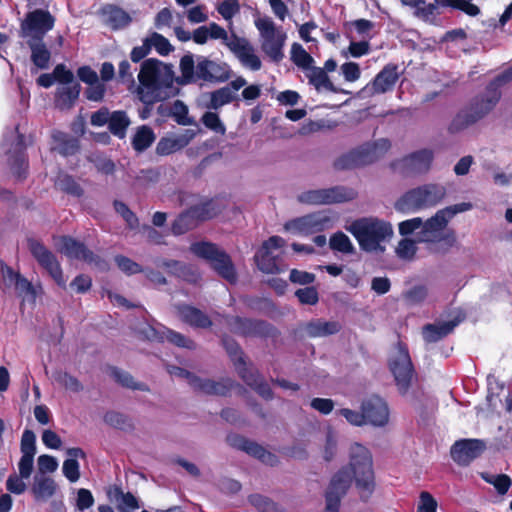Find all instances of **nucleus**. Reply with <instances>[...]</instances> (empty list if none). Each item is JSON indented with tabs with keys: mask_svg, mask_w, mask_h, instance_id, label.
Listing matches in <instances>:
<instances>
[{
	"mask_svg": "<svg viewBox=\"0 0 512 512\" xmlns=\"http://www.w3.org/2000/svg\"><path fill=\"white\" fill-rule=\"evenodd\" d=\"M103 420L107 425L118 430L133 431L135 428L131 418L126 414L118 411H107L104 414Z\"/></svg>",
	"mask_w": 512,
	"mask_h": 512,
	"instance_id": "nucleus-42",
	"label": "nucleus"
},
{
	"mask_svg": "<svg viewBox=\"0 0 512 512\" xmlns=\"http://www.w3.org/2000/svg\"><path fill=\"white\" fill-rule=\"evenodd\" d=\"M398 78V66L389 63L383 67L363 90L367 91L369 95L386 93L393 89Z\"/></svg>",
	"mask_w": 512,
	"mask_h": 512,
	"instance_id": "nucleus-23",
	"label": "nucleus"
},
{
	"mask_svg": "<svg viewBox=\"0 0 512 512\" xmlns=\"http://www.w3.org/2000/svg\"><path fill=\"white\" fill-rule=\"evenodd\" d=\"M54 378L59 384L73 392H80L83 389L80 381L68 372L59 371L54 375Z\"/></svg>",
	"mask_w": 512,
	"mask_h": 512,
	"instance_id": "nucleus-61",
	"label": "nucleus"
},
{
	"mask_svg": "<svg viewBox=\"0 0 512 512\" xmlns=\"http://www.w3.org/2000/svg\"><path fill=\"white\" fill-rule=\"evenodd\" d=\"M20 450L23 456L34 457L36 454V435L30 429H25L20 443Z\"/></svg>",
	"mask_w": 512,
	"mask_h": 512,
	"instance_id": "nucleus-57",
	"label": "nucleus"
},
{
	"mask_svg": "<svg viewBox=\"0 0 512 512\" xmlns=\"http://www.w3.org/2000/svg\"><path fill=\"white\" fill-rule=\"evenodd\" d=\"M153 129L147 125L139 126L132 138L131 144L135 151L143 152L155 141Z\"/></svg>",
	"mask_w": 512,
	"mask_h": 512,
	"instance_id": "nucleus-39",
	"label": "nucleus"
},
{
	"mask_svg": "<svg viewBox=\"0 0 512 512\" xmlns=\"http://www.w3.org/2000/svg\"><path fill=\"white\" fill-rule=\"evenodd\" d=\"M291 60L305 70L311 68L314 63L313 57L299 43H293L291 46Z\"/></svg>",
	"mask_w": 512,
	"mask_h": 512,
	"instance_id": "nucleus-50",
	"label": "nucleus"
},
{
	"mask_svg": "<svg viewBox=\"0 0 512 512\" xmlns=\"http://www.w3.org/2000/svg\"><path fill=\"white\" fill-rule=\"evenodd\" d=\"M342 326L338 321L316 319L306 324V332L310 337H324L337 334Z\"/></svg>",
	"mask_w": 512,
	"mask_h": 512,
	"instance_id": "nucleus-32",
	"label": "nucleus"
},
{
	"mask_svg": "<svg viewBox=\"0 0 512 512\" xmlns=\"http://www.w3.org/2000/svg\"><path fill=\"white\" fill-rule=\"evenodd\" d=\"M458 324V319L425 324L422 327L423 340L428 344L436 343L451 334Z\"/></svg>",
	"mask_w": 512,
	"mask_h": 512,
	"instance_id": "nucleus-25",
	"label": "nucleus"
},
{
	"mask_svg": "<svg viewBox=\"0 0 512 512\" xmlns=\"http://www.w3.org/2000/svg\"><path fill=\"white\" fill-rule=\"evenodd\" d=\"M55 139L58 143L59 153L64 156L74 155L80 149L78 139L73 138L65 133H60V135Z\"/></svg>",
	"mask_w": 512,
	"mask_h": 512,
	"instance_id": "nucleus-52",
	"label": "nucleus"
},
{
	"mask_svg": "<svg viewBox=\"0 0 512 512\" xmlns=\"http://www.w3.org/2000/svg\"><path fill=\"white\" fill-rule=\"evenodd\" d=\"M61 251L70 259L84 261L88 253V247L81 241L76 240L71 236H62Z\"/></svg>",
	"mask_w": 512,
	"mask_h": 512,
	"instance_id": "nucleus-34",
	"label": "nucleus"
},
{
	"mask_svg": "<svg viewBox=\"0 0 512 512\" xmlns=\"http://www.w3.org/2000/svg\"><path fill=\"white\" fill-rule=\"evenodd\" d=\"M102 14L105 15L106 24L112 30H120L127 27L132 22V17L121 7L108 4L102 8Z\"/></svg>",
	"mask_w": 512,
	"mask_h": 512,
	"instance_id": "nucleus-28",
	"label": "nucleus"
},
{
	"mask_svg": "<svg viewBox=\"0 0 512 512\" xmlns=\"http://www.w3.org/2000/svg\"><path fill=\"white\" fill-rule=\"evenodd\" d=\"M396 252L397 255L402 259H413L417 252L416 241L409 238L401 239L398 243Z\"/></svg>",
	"mask_w": 512,
	"mask_h": 512,
	"instance_id": "nucleus-62",
	"label": "nucleus"
},
{
	"mask_svg": "<svg viewBox=\"0 0 512 512\" xmlns=\"http://www.w3.org/2000/svg\"><path fill=\"white\" fill-rule=\"evenodd\" d=\"M171 117L179 125L187 126L194 124V120L188 116V107L182 100H175L170 106Z\"/></svg>",
	"mask_w": 512,
	"mask_h": 512,
	"instance_id": "nucleus-51",
	"label": "nucleus"
},
{
	"mask_svg": "<svg viewBox=\"0 0 512 512\" xmlns=\"http://www.w3.org/2000/svg\"><path fill=\"white\" fill-rule=\"evenodd\" d=\"M221 343L234 366L244 364L245 354L239 343L234 338L225 334L221 338Z\"/></svg>",
	"mask_w": 512,
	"mask_h": 512,
	"instance_id": "nucleus-46",
	"label": "nucleus"
},
{
	"mask_svg": "<svg viewBox=\"0 0 512 512\" xmlns=\"http://www.w3.org/2000/svg\"><path fill=\"white\" fill-rule=\"evenodd\" d=\"M391 144L388 139H379L374 143H367L358 148L352 149L339 156L333 163L336 170H352L371 164L377 160V150L387 151Z\"/></svg>",
	"mask_w": 512,
	"mask_h": 512,
	"instance_id": "nucleus-9",
	"label": "nucleus"
},
{
	"mask_svg": "<svg viewBox=\"0 0 512 512\" xmlns=\"http://www.w3.org/2000/svg\"><path fill=\"white\" fill-rule=\"evenodd\" d=\"M235 369L245 384L259 396L267 401L273 399L274 393L269 384L257 369L247 366L246 360H244V364L236 365Z\"/></svg>",
	"mask_w": 512,
	"mask_h": 512,
	"instance_id": "nucleus-21",
	"label": "nucleus"
},
{
	"mask_svg": "<svg viewBox=\"0 0 512 512\" xmlns=\"http://www.w3.org/2000/svg\"><path fill=\"white\" fill-rule=\"evenodd\" d=\"M486 450V443L482 439H460L454 442L450 448L452 460L459 466H469Z\"/></svg>",
	"mask_w": 512,
	"mask_h": 512,
	"instance_id": "nucleus-19",
	"label": "nucleus"
},
{
	"mask_svg": "<svg viewBox=\"0 0 512 512\" xmlns=\"http://www.w3.org/2000/svg\"><path fill=\"white\" fill-rule=\"evenodd\" d=\"M111 375L114 378V380L124 388L139 391H149V387L147 384L143 382H136L130 373L123 371L117 367L111 368Z\"/></svg>",
	"mask_w": 512,
	"mask_h": 512,
	"instance_id": "nucleus-44",
	"label": "nucleus"
},
{
	"mask_svg": "<svg viewBox=\"0 0 512 512\" xmlns=\"http://www.w3.org/2000/svg\"><path fill=\"white\" fill-rule=\"evenodd\" d=\"M248 502L258 512H285V509L273 499L259 493L250 494L248 496Z\"/></svg>",
	"mask_w": 512,
	"mask_h": 512,
	"instance_id": "nucleus-41",
	"label": "nucleus"
},
{
	"mask_svg": "<svg viewBox=\"0 0 512 512\" xmlns=\"http://www.w3.org/2000/svg\"><path fill=\"white\" fill-rule=\"evenodd\" d=\"M361 409L365 416V424L383 427L389 420V409L384 399L377 395H371L361 403Z\"/></svg>",
	"mask_w": 512,
	"mask_h": 512,
	"instance_id": "nucleus-20",
	"label": "nucleus"
},
{
	"mask_svg": "<svg viewBox=\"0 0 512 512\" xmlns=\"http://www.w3.org/2000/svg\"><path fill=\"white\" fill-rule=\"evenodd\" d=\"M226 45L237 56L243 65L249 67L253 71L261 69V60L254 53V48L247 39L233 34L232 39L228 41Z\"/></svg>",
	"mask_w": 512,
	"mask_h": 512,
	"instance_id": "nucleus-22",
	"label": "nucleus"
},
{
	"mask_svg": "<svg viewBox=\"0 0 512 512\" xmlns=\"http://www.w3.org/2000/svg\"><path fill=\"white\" fill-rule=\"evenodd\" d=\"M357 192L353 188L334 186L324 189L307 190L297 196L299 203L307 205H329L354 200Z\"/></svg>",
	"mask_w": 512,
	"mask_h": 512,
	"instance_id": "nucleus-13",
	"label": "nucleus"
},
{
	"mask_svg": "<svg viewBox=\"0 0 512 512\" xmlns=\"http://www.w3.org/2000/svg\"><path fill=\"white\" fill-rule=\"evenodd\" d=\"M27 245L30 253L37 263L50 275L56 284L62 288L66 287L61 265L55 256L41 241L28 238Z\"/></svg>",
	"mask_w": 512,
	"mask_h": 512,
	"instance_id": "nucleus-14",
	"label": "nucleus"
},
{
	"mask_svg": "<svg viewBox=\"0 0 512 512\" xmlns=\"http://www.w3.org/2000/svg\"><path fill=\"white\" fill-rule=\"evenodd\" d=\"M152 331L153 337L161 342L164 341L165 339L171 344L180 348H186L189 350L196 349V343L192 339L187 338L183 334L176 332L172 329L165 328L161 336L155 329H152Z\"/></svg>",
	"mask_w": 512,
	"mask_h": 512,
	"instance_id": "nucleus-38",
	"label": "nucleus"
},
{
	"mask_svg": "<svg viewBox=\"0 0 512 512\" xmlns=\"http://www.w3.org/2000/svg\"><path fill=\"white\" fill-rule=\"evenodd\" d=\"M56 488L57 485L51 477H35L34 483L31 487V493L36 501H45L55 494Z\"/></svg>",
	"mask_w": 512,
	"mask_h": 512,
	"instance_id": "nucleus-35",
	"label": "nucleus"
},
{
	"mask_svg": "<svg viewBox=\"0 0 512 512\" xmlns=\"http://www.w3.org/2000/svg\"><path fill=\"white\" fill-rule=\"evenodd\" d=\"M483 479L494 486L497 493L500 495H505L511 484L512 480L511 478L506 474H497V475H483Z\"/></svg>",
	"mask_w": 512,
	"mask_h": 512,
	"instance_id": "nucleus-56",
	"label": "nucleus"
},
{
	"mask_svg": "<svg viewBox=\"0 0 512 512\" xmlns=\"http://www.w3.org/2000/svg\"><path fill=\"white\" fill-rule=\"evenodd\" d=\"M178 314L182 321L196 328H209L212 321L202 310L187 304L178 306Z\"/></svg>",
	"mask_w": 512,
	"mask_h": 512,
	"instance_id": "nucleus-27",
	"label": "nucleus"
},
{
	"mask_svg": "<svg viewBox=\"0 0 512 512\" xmlns=\"http://www.w3.org/2000/svg\"><path fill=\"white\" fill-rule=\"evenodd\" d=\"M472 0H435L440 8H448L450 10L461 11L468 16H477L480 8L471 3Z\"/></svg>",
	"mask_w": 512,
	"mask_h": 512,
	"instance_id": "nucleus-40",
	"label": "nucleus"
},
{
	"mask_svg": "<svg viewBox=\"0 0 512 512\" xmlns=\"http://www.w3.org/2000/svg\"><path fill=\"white\" fill-rule=\"evenodd\" d=\"M219 208L213 199L190 206L181 212L171 224V233L180 236L196 228L200 222L210 220L217 216Z\"/></svg>",
	"mask_w": 512,
	"mask_h": 512,
	"instance_id": "nucleus-10",
	"label": "nucleus"
},
{
	"mask_svg": "<svg viewBox=\"0 0 512 512\" xmlns=\"http://www.w3.org/2000/svg\"><path fill=\"white\" fill-rule=\"evenodd\" d=\"M227 444L236 449L247 453L248 455L260 460L262 463L275 466L278 464V457L272 452L266 450L263 446L240 434L230 433L226 436Z\"/></svg>",
	"mask_w": 512,
	"mask_h": 512,
	"instance_id": "nucleus-18",
	"label": "nucleus"
},
{
	"mask_svg": "<svg viewBox=\"0 0 512 512\" xmlns=\"http://www.w3.org/2000/svg\"><path fill=\"white\" fill-rule=\"evenodd\" d=\"M55 185L64 193L80 198L84 194L80 184L69 174H60Z\"/></svg>",
	"mask_w": 512,
	"mask_h": 512,
	"instance_id": "nucleus-48",
	"label": "nucleus"
},
{
	"mask_svg": "<svg viewBox=\"0 0 512 512\" xmlns=\"http://www.w3.org/2000/svg\"><path fill=\"white\" fill-rule=\"evenodd\" d=\"M188 144V140L184 137L161 138L156 145V154L160 156L170 155L178 150H181Z\"/></svg>",
	"mask_w": 512,
	"mask_h": 512,
	"instance_id": "nucleus-45",
	"label": "nucleus"
},
{
	"mask_svg": "<svg viewBox=\"0 0 512 512\" xmlns=\"http://www.w3.org/2000/svg\"><path fill=\"white\" fill-rule=\"evenodd\" d=\"M181 75L176 78L179 85H188L203 81L206 83H222L229 79L230 73L226 64H220L206 57H199L195 65L191 53L181 57L179 63Z\"/></svg>",
	"mask_w": 512,
	"mask_h": 512,
	"instance_id": "nucleus-4",
	"label": "nucleus"
},
{
	"mask_svg": "<svg viewBox=\"0 0 512 512\" xmlns=\"http://www.w3.org/2000/svg\"><path fill=\"white\" fill-rule=\"evenodd\" d=\"M255 261L258 268L264 273L276 274L281 272L277 264V259L272 255L270 250L268 251L260 247L255 254Z\"/></svg>",
	"mask_w": 512,
	"mask_h": 512,
	"instance_id": "nucleus-43",
	"label": "nucleus"
},
{
	"mask_svg": "<svg viewBox=\"0 0 512 512\" xmlns=\"http://www.w3.org/2000/svg\"><path fill=\"white\" fill-rule=\"evenodd\" d=\"M31 50V61L39 69H47L51 59V52L46 47L43 40L30 39L27 41Z\"/></svg>",
	"mask_w": 512,
	"mask_h": 512,
	"instance_id": "nucleus-33",
	"label": "nucleus"
},
{
	"mask_svg": "<svg viewBox=\"0 0 512 512\" xmlns=\"http://www.w3.org/2000/svg\"><path fill=\"white\" fill-rule=\"evenodd\" d=\"M261 38V50L274 63H279L284 58L283 47L286 35L276 29L275 23L269 17H260L255 20Z\"/></svg>",
	"mask_w": 512,
	"mask_h": 512,
	"instance_id": "nucleus-11",
	"label": "nucleus"
},
{
	"mask_svg": "<svg viewBox=\"0 0 512 512\" xmlns=\"http://www.w3.org/2000/svg\"><path fill=\"white\" fill-rule=\"evenodd\" d=\"M446 195V189L439 184H424L405 192L394 204L401 213L417 212L440 203Z\"/></svg>",
	"mask_w": 512,
	"mask_h": 512,
	"instance_id": "nucleus-7",
	"label": "nucleus"
},
{
	"mask_svg": "<svg viewBox=\"0 0 512 512\" xmlns=\"http://www.w3.org/2000/svg\"><path fill=\"white\" fill-rule=\"evenodd\" d=\"M190 250L197 257L208 261L219 276L230 283L236 282L237 274L230 255L216 244L207 241L195 242L191 244Z\"/></svg>",
	"mask_w": 512,
	"mask_h": 512,
	"instance_id": "nucleus-8",
	"label": "nucleus"
},
{
	"mask_svg": "<svg viewBox=\"0 0 512 512\" xmlns=\"http://www.w3.org/2000/svg\"><path fill=\"white\" fill-rule=\"evenodd\" d=\"M295 296L304 305H316L319 301V293L314 286H308L296 290Z\"/></svg>",
	"mask_w": 512,
	"mask_h": 512,
	"instance_id": "nucleus-60",
	"label": "nucleus"
},
{
	"mask_svg": "<svg viewBox=\"0 0 512 512\" xmlns=\"http://www.w3.org/2000/svg\"><path fill=\"white\" fill-rule=\"evenodd\" d=\"M130 124L131 121L126 111L116 110L111 113L108 122V129L112 135L118 137L119 139H123L126 136L127 129Z\"/></svg>",
	"mask_w": 512,
	"mask_h": 512,
	"instance_id": "nucleus-37",
	"label": "nucleus"
},
{
	"mask_svg": "<svg viewBox=\"0 0 512 512\" xmlns=\"http://www.w3.org/2000/svg\"><path fill=\"white\" fill-rule=\"evenodd\" d=\"M113 207L115 211L124 219L130 229H136L139 226V219L127 204L120 200H114Z\"/></svg>",
	"mask_w": 512,
	"mask_h": 512,
	"instance_id": "nucleus-54",
	"label": "nucleus"
},
{
	"mask_svg": "<svg viewBox=\"0 0 512 512\" xmlns=\"http://www.w3.org/2000/svg\"><path fill=\"white\" fill-rule=\"evenodd\" d=\"M114 261L118 268L126 275L131 276L138 273H142L144 271V268L138 264L137 262L133 261L127 256L124 255H116L114 257Z\"/></svg>",
	"mask_w": 512,
	"mask_h": 512,
	"instance_id": "nucleus-55",
	"label": "nucleus"
},
{
	"mask_svg": "<svg viewBox=\"0 0 512 512\" xmlns=\"http://www.w3.org/2000/svg\"><path fill=\"white\" fill-rule=\"evenodd\" d=\"M160 172L157 169H141L135 176V182L137 185L147 187L151 184H155L159 181Z\"/></svg>",
	"mask_w": 512,
	"mask_h": 512,
	"instance_id": "nucleus-59",
	"label": "nucleus"
},
{
	"mask_svg": "<svg viewBox=\"0 0 512 512\" xmlns=\"http://www.w3.org/2000/svg\"><path fill=\"white\" fill-rule=\"evenodd\" d=\"M66 454L69 458L63 462L62 471L64 476L74 483L80 478V465L77 459H85L86 453L79 447H72L67 449Z\"/></svg>",
	"mask_w": 512,
	"mask_h": 512,
	"instance_id": "nucleus-29",
	"label": "nucleus"
},
{
	"mask_svg": "<svg viewBox=\"0 0 512 512\" xmlns=\"http://www.w3.org/2000/svg\"><path fill=\"white\" fill-rule=\"evenodd\" d=\"M432 161L433 152L428 149L416 151L404 159L405 164L418 173L427 172Z\"/></svg>",
	"mask_w": 512,
	"mask_h": 512,
	"instance_id": "nucleus-36",
	"label": "nucleus"
},
{
	"mask_svg": "<svg viewBox=\"0 0 512 512\" xmlns=\"http://www.w3.org/2000/svg\"><path fill=\"white\" fill-rule=\"evenodd\" d=\"M80 92L81 85L79 82L58 87L54 97L55 107L61 111L71 110L79 99Z\"/></svg>",
	"mask_w": 512,
	"mask_h": 512,
	"instance_id": "nucleus-26",
	"label": "nucleus"
},
{
	"mask_svg": "<svg viewBox=\"0 0 512 512\" xmlns=\"http://www.w3.org/2000/svg\"><path fill=\"white\" fill-rule=\"evenodd\" d=\"M201 122L206 128L214 131L215 133L223 135L226 131L225 125L220 120L219 115L215 112H205L201 117Z\"/></svg>",
	"mask_w": 512,
	"mask_h": 512,
	"instance_id": "nucleus-58",
	"label": "nucleus"
},
{
	"mask_svg": "<svg viewBox=\"0 0 512 512\" xmlns=\"http://www.w3.org/2000/svg\"><path fill=\"white\" fill-rule=\"evenodd\" d=\"M226 324L232 333L245 338L274 339L280 335L274 325L262 319L228 316Z\"/></svg>",
	"mask_w": 512,
	"mask_h": 512,
	"instance_id": "nucleus-12",
	"label": "nucleus"
},
{
	"mask_svg": "<svg viewBox=\"0 0 512 512\" xmlns=\"http://www.w3.org/2000/svg\"><path fill=\"white\" fill-rule=\"evenodd\" d=\"M512 81V67L494 77L485 87V91L474 96L459 110L448 126L450 134L459 133L485 118L494 110L501 99V87Z\"/></svg>",
	"mask_w": 512,
	"mask_h": 512,
	"instance_id": "nucleus-2",
	"label": "nucleus"
},
{
	"mask_svg": "<svg viewBox=\"0 0 512 512\" xmlns=\"http://www.w3.org/2000/svg\"><path fill=\"white\" fill-rule=\"evenodd\" d=\"M448 218L440 209L434 216L422 221L421 230L417 234V242L429 244V250L432 252L445 253L450 250L457 241L456 233L453 229H447Z\"/></svg>",
	"mask_w": 512,
	"mask_h": 512,
	"instance_id": "nucleus-6",
	"label": "nucleus"
},
{
	"mask_svg": "<svg viewBox=\"0 0 512 512\" xmlns=\"http://www.w3.org/2000/svg\"><path fill=\"white\" fill-rule=\"evenodd\" d=\"M191 387L195 392L206 395L227 396L234 387V381L229 378L220 381L202 379L196 375Z\"/></svg>",
	"mask_w": 512,
	"mask_h": 512,
	"instance_id": "nucleus-24",
	"label": "nucleus"
},
{
	"mask_svg": "<svg viewBox=\"0 0 512 512\" xmlns=\"http://www.w3.org/2000/svg\"><path fill=\"white\" fill-rule=\"evenodd\" d=\"M235 100L232 89L229 86L221 87L210 93V101L206 104L208 109L217 110L225 104Z\"/></svg>",
	"mask_w": 512,
	"mask_h": 512,
	"instance_id": "nucleus-47",
	"label": "nucleus"
},
{
	"mask_svg": "<svg viewBox=\"0 0 512 512\" xmlns=\"http://www.w3.org/2000/svg\"><path fill=\"white\" fill-rule=\"evenodd\" d=\"M8 165L17 181H24L28 177L29 161L24 147H20L9 156Z\"/></svg>",
	"mask_w": 512,
	"mask_h": 512,
	"instance_id": "nucleus-30",
	"label": "nucleus"
},
{
	"mask_svg": "<svg viewBox=\"0 0 512 512\" xmlns=\"http://www.w3.org/2000/svg\"><path fill=\"white\" fill-rule=\"evenodd\" d=\"M55 24L54 16L43 9H36L27 13L21 24L25 36H31L34 40H43L45 34L52 30Z\"/></svg>",
	"mask_w": 512,
	"mask_h": 512,
	"instance_id": "nucleus-17",
	"label": "nucleus"
},
{
	"mask_svg": "<svg viewBox=\"0 0 512 512\" xmlns=\"http://www.w3.org/2000/svg\"><path fill=\"white\" fill-rule=\"evenodd\" d=\"M399 357L390 364L391 372L394 376L396 386L401 395L408 393L412 379L415 375V369L412 364L408 347L405 343L399 342Z\"/></svg>",
	"mask_w": 512,
	"mask_h": 512,
	"instance_id": "nucleus-15",
	"label": "nucleus"
},
{
	"mask_svg": "<svg viewBox=\"0 0 512 512\" xmlns=\"http://www.w3.org/2000/svg\"><path fill=\"white\" fill-rule=\"evenodd\" d=\"M329 246L333 251L343 254L355 253V247L350 238L342 231L332 234L329 240Z\"/></svg>",
	"mask_w": 512,
	"mask_h": 512,
	"instance_id": "nucleus-49",
	"label": "nucleus"
},
{
	"mask_svg": "<svg viewBox=\"0 0 512 512\" xmlns=\"http://www.w3.org/2000/svg\"><path fill=\"white\" fill-rule=\"evenodd\" d=\"M332 226V218L325 212L319 211L297 217L285 224L286 230H293L302 235L322 232Z\"/></svg>",
	"mask_w": 512,
	"mask_h": 512,
	"instance_id": "nucleus-16",
	"label": "nucleus"
},
{
	"mask_svg": "<svg viewBox=\"0 0 512 512\" xmlns=\"http://www.w3.org/2000/svg\"><path fill=\"white\" fill-rule=\"evenodd\" d=\"M146 39H147L150 49L152 47H154L155 50L161 56H167L174 50V47L171 45L169 40L166 37H164L162 34H159L157 32L152 33L151 36Z\"/></svg>",
	"mask_w": 512,
	"mask_h": 512,
	"instance_id": "nucleus-53",
	"label": "nucleus"
},
{
	"mask_svg": "<svg viewBox=\"0 0 512 512\" xmlns=\"http://www.w3.org/2000/svg\"><path fill=\"white\" fill-rule=\"evenodd\" d=\"M138 80L139 99L145 104H152L165 98L161 96V91L171 89L176 78L172 65L164 64L156 58H149L142 62Z\"/></svg>",
	"mask_w": 512,
	"mask_h": 512,
	"instance_id": "nucleus-3",
	"label": "nucleus"
},
{
	"mask_svg": "<svg viewBox=\"0 0 512 512\" xmlns=\"http://www.w3.org/2000/svg\"><path fill=\"white\" fill-rule=\"evenodd\" d=\"M346 230L357 240L360 249L367 253H383L385 246L382 243L393 234L389 223L373 217L358 218Z\"/></svg>",
	"mask_w": 512,
	"mask_h": 512,
	"instance_id": "nucleus-5",
	"label": "nucleus"
},
{
	"mask_svg": "<svg viewBox=\"0 0 512 512\" xmlns=\"http://www.w3.org/2000/svg\"><path fill=\"white\" fill-rule=\"evenodd\" d=\"M350 469L343 467L330 480L325 491V509L323 512H339L342 498L347 494L354 478L360 499L368 501L375 489L372 455L359 443L350 447Z\"/></svg>",
	"mask_w": 512,
	"mask_h": 512,
	"instance_id": "nucleus-1",
	"label": "nucleus"
},
{
	"mask_svg": "<svg viewBox=\"0 0 512 512\" xmlns=\"http://www.w3.org/2000/svg\"><path fill=\"white\" fill-rule=\"evenodd\" d=\"M305 76L308 79V83L317 91L324 89L333 93L343 92L332 83L326 71L321 67L312 66L307 70Z\"/></svg>",
	"mask_w": 512,
	"mask_h": 512,
	"instance_id": "nucleus-31",
	"label": "nucleus"
},
{
	"mask_svg": "<svg viewBox=\"0 0 512 512\" xmlns=\"http://www.w3.org/2000/svg\"><path fill=\"white\" fill-rule=\"evenodd\" d=\"M217 11L225 20H231L240 11L239 1L224 0L218 5Z\"/></svg>",
	"mask_w": 512,
	"mask_h": 512,
	"instance_id": "nucleus-63",
	"label": "nucleus"
},
{
	"mask_svg": "<svg viewBox=\"0 0 512 512\" xmlns=\"http://www.w3.org/2000/svg\"><path fill=\"white\" fill-rule=\"evenodd\" d=\"M105 93L106 85L99 80L93 83V85H89L84 92L86 99L94 102H101L105 97Z\"/></svg>",
	"mask_w": 512,
	"mask_h": 512,
	"instance_id": "nucleus-64",
	"label": "nucleus"
}]
</instances>
